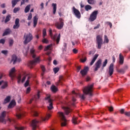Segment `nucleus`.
I'll return each instance as SVG.
<instances>
[{
  "label": "nucleus",
  "mask_w": 130,
  "mask_h": 130,
  "mask_svg": "<svg viewBox=\"0 0 130 130\" xmlns=\"http://www.w3.org/2000/svg\"><path fill=\"white\" fill-rule=\"evenodd\" d=\"M80 60L81 62H85V61L87 60V57H85L84 59H80Z\"/></svg>",
  "instance_id": "0e129e2a"
},
{
  "label": "nucleus",
  "mask_w": 130,
  "mask_h": 130,
  "mask_svg": "<svg viewBox=\"0 0 130 130\" xmlns=\"http://www.w3.org/2000/svg\"><path fill=\"white\" fill-rule=\"evenodd\" d=\"M98 56H99V55L98 54H95L93 57V58L91 60L90 63V66H93L95 61H96V59L98 58Z\"/></svg>",
  "instance_id": "4be33fe9"
},
{
  "label": "nucleus",
  "mask_w": 130,
  "mask_h": 130,
  "mask_svg": "<svg viewBox=\"0 0 130 130\" xmlns=\"http://www.w3.org/2000/svg\"><path fill=\"white\" fill-rule=\"evenodd\" d=\"M47 33H46V29L44 28L43 30V38H45V36H46Z\"/></svg>",
  "instance_id": "49530a36"
},
{
  "label": "nucleus",
  "mask_w": 130,
  "mask_h": 130,
  "mask_svg": "<svg viewBox=\"0 0 130 130\" xmlns=\"http://www.w3.org/2000/svg\"><path fill=\"white\" fill-rule=\"evenodd\" d=\"M17 61L20 62L21 61V58H17V56H16V55H12L11 62H13V64H15Z\"/></svg>",
  "instance_id": "4468645a"
},
{
  "label": "nucleus",
  "mask_w": 130,
  "mask_h": 130,
  "mask_svg": "<svg viewBox=\"0 0 130 130\" xmlns=\"http://www.w3.org/2000/svg\"><path fill=\"white\" fill-rule=\"evenodd\" d=\"M15 71H16V69L15 68H13L9 72V77H11L12 80H14V78L16 77V74H15Z\"/></svg>",
  "instance_id": "f3484780"
},
{
  "label": "nucleus",
  "mask_w": 130,
  "mask_h": 130,
  "mask_svg": "<svg viewBox=\"0 0 130 130\" xmlns=\"http://www.w3.org/2000/svg\"><path fill=\"white\" fill-rule=\"evenodd\" d=\"M11 101V96H8L4 100V102L3 104H6V103H9Z\"/></svg>",
  "instance_id": "c756f323"
},
{
  "label": "nucleus",
  "mask_w": 130,
  "mask_h": 130,
  "mask_svg": "<svg viewBox=\"0 0 130 130\" xmlns=\"http://www.w3.org/2000/svg\"><path fill=\"white\" fill-rule=\"evenodd\" d=\"M114 64L113 63H111L109 67V71L108 74L110 77H111L112 75H113V73H114Z\"/></svg>",
  "instance_id": "f8f14e48"
},
{
  "label": "nucleus",
  "mask_w": 130,
  "mask_h": 130,
  "mask_svg": "<svg viewBox=\"0 0 130 130\" xmlns=\"http://www.w3.org/2000/svg\"><path fill=\"white\" fill-rule=\"evenodd\" d=\"M17 1L16 0H12L11 2V4H12V8H15V6H16V5H17Z\"/></svg>",
  "instance_id": "4c0bfd02"
},
{
  "label": "nucleus",
  "mask_w": 130,
  "mask_h": 130,
  "mask_svg": "<svg viewBox=\"0 0 130 130\" xmlns=\"http://www.w3.org/2000/svg\"><path fill=\"white\" fill-rule=\"evenodd\" d=\"M16 117H17V118H18V119H20V118H21L22 117V114L21 113L17 114Z\"/></svg>",
  "instance_id": "603ef678"
},
{
  "label": "nucleus",
  "mask_w": 130,
  "mask_h": 130,
  "mask_svg": "<svg viewBox=\"0 0 130 130\" xmlns=\"http://www.w3.org/2000/svg\"><path fill=\"white\" fill-rule=\"evenodd\" d=\"M108 108L109 109V111H113V107H108Z\"/></svg>",
  "instance_id": "69168bd1"
},
{
  "label": "nucleus",
  "mask_w": 130,
  "mask_h": 130,
  "mask_svg": "<svg viewBox=\"0 0 130 130\" xmlns=\"http://www.w3.org/2000/svg\"><path fill=\"white\" fill-rule=\"evenodd\" d=\"M89 71V67H85L84 69L80 71V74H81L82 76L84 77V76H86L87 75V73Z\"/></svg>",
  "instance_id": "a211bd4d"
},
{
  "label": "nucleus",
  "mask_w": 130,
  "mask_h": 130,
  "mask_svg": "<svg viewBox=\"0 0 130 130\" xmlns=\"http://www.w3.org/2000/svg\"><path fill=\"white\" fill-rule=\"evenodd\" d=\"M40 62V60L39 59V57H37L34 60L30 61L28 63V67H29L30 69H32L34 66H36L37 63Z\"/></svg>",
  "instance_id": "6e6552de"
},
{
  "label": "nucleus",
  "mask_w": 130,
  "mask_h": 130,
  "mask_svg": "<svg viewBox=\"0 0 130 130\" xmlns=\"http://www.w3.org/2000/svg\"><path fill=\"white\" fill-rule=\"evenodd\" d=\"M31 19H32V13H29L28 16V18L27 20L28 21H30V20H31Z\"/></svg>",
  "instance_id": "bf43d9fd"
},
{
  "label": "nucleus",
  "mask_w": 130,
  "mask_h": 130,
  "mask_svg": "<svg viewBox=\"0 0 130 130\" xmlns=\"http://www.w3.org/2000/svg\"><path fill=\"white\" fill-rule=\"evenodd\" d=\"M108 61L107 59H106L105 61L103 62V66L102 67V70H104V68H105V67H106V64H107Z\"/></svg>",
  "instance_id": "58836bf2"
},
{
  "label": "nucleus",
  "mask_w": 130,
  "mask_h": 130,
  "mask_svg": "<svg viewBox=\"0 0 130 130\" xmlns=\"http://www.w3.org/2000/svg\"><path fill=\"white\" fill-rule=\"evenodd\" d=\"M42 42H43V43L47 44V43H48V40L44 38V39H43V40H42Z\"/></svg>",
  "instance_id": "4d7b16f0"
},
{
  "label": "nucleus",
  "mask_w": 130,
  "mask_h": 130,
  "mask_svg": "<svg viewBox=\"0 0 130 130\" xmlns=\"http://www.w3.org/2000/svg\"><path fill=\"white\" fill-rule=\"evenodd\" d=\"M124 115H126V116H130V111L129 112H125Z\"/></svg>",
  "instance_id": "e2e57ef3"
},
{
  "label": "nucleus",
  "mask_w": 130,
  "mask_h": 130,
  "mask_svg": "<svg viewBox=\"0 0 130 130\" xmlns=\"http://www.w3.org/2000/svg\"><path fill=\"white\" fill-rule=\"evenodd\" d=\"M7 115V112L6 111H3L0 115V122L6 124L7 121H6V115Z\"/></svg>",
  "instance_id": "9b49d317"
},
{
  "label": "nucleus",
  "mask_w": 130,
  "mask_h": 130,
  "mask_svg": "<svg viewBox=\"0 0 130 130\" xmlns=\"http://www.w3.org/2000/svg\"><path fill=\"white\" fill-rule=\"evenodd\" d=\"M98 15V11H94L90 15L89 20L90 22H94L97 19V15Z\"/></svg>",
  "instance_id": "1a4fd4ad"
},
{
  "label": "nucleus",
  "mask_w": 130,
  "mask_h": 130,
  "mask_svg": "<svg viewBox=\"0 0 130 130\" xmlns=\"http://www.w3.org/2000/svg\"><path fill=\"white\" fill-rule=\"evenodd\" d=\"M15 129L17 130H24V127L21 126L20 125H17L15 126Z\"/></svg>",
  "instance_id": "f704fd0d"
},
{
  "label": "nucleus",
  "mask_w": 130,
  "mask_h": 130,
  "mask_svg": "<svg viewBox=\"0 0 130 130\" xmlns=\"http://www.w3.org/2000/svg\"><path fill=\"white\" fill-rule=\"evenodd\" d=\"M52 6L53 7V14L55 15V13H56V4L53 3Z\"/></svg>",
  "instance_id": "7c9ffc66"
},
{
  "label": "nucleus",
  "mask_w": 130,
  "mask_h": 130,
  "mask_svg": "<svg viewBox=\"0 0 130 130\" xmlns=\"http://www.w3.org/2000/svg\"><path fill=\"white\" fill-rule=\"evenodd\" d=\"M100 27V24H98L97 26L94 27V29L96 30V29H99Z\"/></svg>",
  "instance_id": "774afa93"
},
{
  "label": "nucleus",
  "mask_w": 130,
  "mask_h": 130,
  "mask_svg": "<svg viewBox=\"0 0 130 130\" xmlns=\"http://www.w3.org/2000/svg\"><path fill=\"white\" fill-rule=\"evenodd\" d=\"M72 101L74 102L72 104V105H73V106H75V103L76 102V99H75V98L73 96L72 98Z\"/></svg>",
  "instance_id": "680f3d73"
},
{
  "label": "nucleus",
  "mask_w": 130,
  "mask_h": 130,
  "mask_svg": "<svg viewBox=\"0 0 130 130\" xmlns=\"http://www.w3.org/2000/svg\"><path fill=\"white\" fill-rule=\"evenodd\" d=\"M39 123V121H38L36 119L33 120L31 123V126L32 127L33 130L36 129V127H37L38 124Z\"/></svg>",
  "instance_id": "dca6fc26"
},
{
  "label": "nucleus",
  "mask_w": 130,
  "mask_h": 130,
  "mask_svg": "<svg viewBox=\"0 0 130 130\" xmlns=\"http://www.w3.org/2000/svg\"><path fill=\"white\" fill-rule=\"evenodd\" d=\"M49 35L51 37V38L54 40V41H56V44H58L59 43V41H60V34H59L57 36V34H55L54 36L52 35V29L51 28L49 29ZM57 37V39H56Z\"/></svg>",
  "instance_id": "39448f33"
},
{
  "label": "nucleus",
  "mask_w": 130,
  "mask_h": 130,
  "mask_svg": "<svg viewBox=\"0 0 130 130\" xmlns=\"http://www.w3.org/2000/svg\"><path fill=\"white\" fill-rule=\"evenodd\" d=\"M106 24H107V25H109L110 26V28H112V23L109 21H107L106 22Z\"/></svg>",
  "instance_id": "5fc2aeb1"
},
{
  "label": "nucleus",
  "mask_w": 130,
  "mask_h": 130,
  "mask_svg": "<svg viewBox=\"0 0 130 130\" xmlns=\"http://www.w3.org/2000/svg\"><path fill=\"white\" fill-rule=\"evenodd\" d=\"M12 32V31L11 30V29L10 28H7L6 29H5L4 32L3 33L2 36L4 37V36H6V35H9V34H10V33Z\"/></svg>",
  "instance_id": "393cba45"
},
{
  "label": "nucleus",
  "mask_w": 130,
  "mask_h": 130,
  "mask_svg": "<svg viewBox=\"0 0 130 130\" xmlns=\"http://www.w3.org/2000/svg\"><path fill=\"white\" fill-rule=\"evenodd\" d=\"M8 87V82L7 81H4L3 82V84L1 87L2 89H6V88H7Z\"/></svg>",
  "instance_id": "2f4dec72"
},
{
  "label": "nucleus",
  "mask_w": 130,
  "mask_h": 130,
  "mask_svg": "<svg viewBox=\"0 0 130 130\" xmlns=\"http://www.w3.org/2000/svg\"><path fill=\"white\" fill-rule=\"evenodd\" d=\"M30 5H28L25 7L24 10L25 13H27L29 12V11H30Z\"/></svg>",
  "instance_id": "e433bc0d"
},
{
  "label": "nucleus",
  "mask_w": 130,
  "mask_h": 130,
  "mask_svg": "<svg viewBox=\"0 0 130 130\" xmlns=\"http://www.w3.org/2000/svg\"><path fill=\"white\" fill-rule=\"evenodd\" d=\"M23 53L25 56H27V54H28V49H24L23 50Z\"/></svg>",
  "instance_id": "a18cd8bd"
},
{
  "label": "nucleus",
  "mask_w": 130,
  "mask_h": 130,
  "mask_svg": "<svg viewBox=\"0 0 130 130\" xmlns=\"http://www.w3.org/2000/svg\"><path fill=\"white\" fill-rule=\"evenodd\" d=\"M16 106V101L15 100H13L11 101V102L10 103L9 105H8V108H13V107H15Z\"/></svg>",
  "instance_id": "412c9836"
},
{
  "label": "nucleus",
  "mask_w": 130,
  "mask_h": 130,
  "mask_svg": "<svg viewBox=\"0 0 130 130\" xmlns=\"http://www.w3.org/2000/svg\"><path fill=\"white\" fill-rule=\"evenodd\" d=\"M45 100H48V103H49V106H47L48 111L45 117H42V121H45V120H48L51 115L50 113H51L52 111V109H53V106L52 102L51 99H50V95H48L46 98H45Z\"/></svg>",
  "instance_id": "f257e3e1"
},
{
  "label": "nucleus",
  "mask_w": 130,
  "mask_h": 130,
  "mask_svg": "<svg viewBox=\"0 0 130 130\" xmlns=\"http://www.w3.org/2000/svg\"><path fill=\"white\" fill-rule=\"evenodd\" d=\"M9 46L11 47L12 46H13V44H14V40L13 39H10L9 40Z\"/></svg>",
  "instance_id": "a19ab883"
},
{
  "label": "nucleus",
  "mask_w": 130,
  "mask_h": 130,
  "mask_svg": "<svg viewBox=\"0 0 130 130\" xmlns=\"http://www.w3.org/2000/svg\"><path fill=\"white\" fill-rule=\"evenodd\" d=\"M64 23L63 22V19L61 18H59V21L56 22L55 23V26L58 30H61L63 28Z\"/></svg>",
  "instance_id": "423d86ee"
},
{
  "label": "nucleus",
  "mask_w": 130,
  "mask_h": 130,
  "mask_svg": "<svg viewBox=\"0 0 130 130\" xmlns=\"http://www.w3.org/2000/svg\"><path fill=\"white\" fill-rule=\"evenodd\" d=\"M23 44H24V45H27L28 43L31 42V41L33 40V35L30 32L26 35L25 34L23 36Z\"/></svg>",
  "instance_id": "20e7f679"
},
{
  "label": "nucleus",
  "mask_w": 130,
  "mask_h": 130,
  "mask_svg": "<svg viewBox=\"0 0 130 130\" xmlns=\"http://www.w3.org/2000/svg\"><path fill=\"white\" fill-rule=\"evenodd\" d=\"M72 11L75 16L77 18V19H81V12L79 11V10L77 9L76 7H73L72 8Z\"/></svg>",
  "instance_id": "9d476101"
},
{
  "label": "nucleus",
  "mask_w": 130,
  "mask_h": 130,
  "mask_svg": "<svg viewBox=\"0 0 130 130\" xmlns=\"http://www.w3.org/2000/svg\"><path fill=\"white\" fill-rule=\"evenodd\" d=\"M20 10H21L20 7L15 8L13 10V13H14V14H16L17 12H19Z\"/></svg>",
  "instance_id": "37998d69"
},
{
  "label": "nucleus",
  "mask_w": 130,
  "mask_h": 130,
  "mask_svg": "<svg viewBox=\"0 0 130 130\" xmlns=\"http://www.w3.org/2000/svg\"><path fill=\"white\" fill-rule=\"evenodd\" d=\"M6 43V40L4 39H1L0 40V44H5V43Z\"/></svg>",
  "instance_id": "3c124183"
},
{
  "label": "nucleus",
  "mask_w": 130,
  "mask_h": 130,
  "mask_svg": "<svg viewBox=\"0 0 130 130\" xmlns=\"http://www.w3.org/2000/svg\"><path fill=\"white\" fill-rule=\"evenodd\" d=\"M51 89L52 92H56L57 91V88L54 85L52 86Z\"/></svg>",
  "instance_id": "79ce46f5"
},
{
  "label": "nucleus",
  "mask_w": 130,
  "mask_h": 130,
  "mask_svg": "<svg viewBox=\"0 0 130 130\" xmlns=\"http://www.w3.org/2000/svg\"><path fill=\"white\" fill-rule=\"evenodd\" d=\"M1 52L3 54H5V55H7V54H8V50H2Z\"/></svg>",
  "instance_id": "13d9d810"
},
{
  "label": "nucleus",
  "mask_w": 130,
  "mask_h": 130,
  "mask_svg": "<svg viewBox=\"0 0 130 130\" xmlns=\"http://www.w3.org/2000/svg\"><path fill=\"white\" fill-rule=\"evenodd\" d=\"M125 70H127V66H125L124 69H121L119 70H117L118 73H120V74H124L125 73Z\"/></svg>",
  "instance_id": "c85d7f7f"
},
{
  "label": "nucleus",
  "mask_w": 130,
  "mask_h": 130,
  "mask_svg": "<svg viewBox=\"0 0 130 130\" xmlns=\"http://www.w3.org/2000/svg\"><path fill=\"white\" fill-rule=\"evenodd\" d=\"M78 119V118L76 117H73L72 118V122L74 123V124H78V121L77 120Z\"/></svg>",
  "instance_id": "72a5a7b5"
},
{
  "label": "nucleus",
  "mask_w": 130,
  "mask_h": 130,
  "mask_svg": "<svg viewBox=\"0 0 130 130\" xmlns=\"http://www.w3.org/2000/svg\"><path fill=\"white\" fill-rule=\"evenodd\" d=\"M38 22V18H37V16H34V27L35 28L37 25V23Z\"/></svg>",
  "instance_id": "cd10ccee"
},
{
  "label": "nucleus",
  "mask_w": 130,
  "mask_h": 130,
  "mask_svg": "<svg viewBox=\"0 0 130 130\" xmlns=\"http://www.w3.org/2000/svg\"><path fill=\"white\" fill-rule=\"evenodd\" d=\"M73 53H75L76 54L78 52V50L76 49V48H74L73 49Z\"/></svg>",
  "instance_id": "338daca9"
},
{
  "label": "nucleus",
  "mask_w": 130,
  "mask_h": 130,
  "mask_svg": "<svg viewBox=\"0 0 130 130\" xmlns=\"http://www.w3.org/2000/svg\"><path fill=\"white\" fill-rule=\"evenodd\" d=\"M124 60V58L123 57V56L121 54V53H120L119 54V63L120 64H123V61Z\"/></svg>",
  "instance_id": "b1692460"
},
{
  "label": "nucleus",
  "mask_w": 130,
  "mask_h": 130,
  "mask_svg": "<svg viewBox=\"0 0 130 130\" xmlns=\"http://www.w3.org/2000/svg\"><path fill=\"white\" fill-rule=\"evenodd\" d=\"M93 88H94V84L84 87L83 89L84 94L85 95H89V96H93Z\"/></svg>",
  "instance_id": "f03ea898"
},
{
  "label": "nucleus",
  "mask_w": 130,
  "mask_h": 130,
  "mask_svg": "<svg viewBox=\"0 0 130 130\" xmlns=\"http://www.w3.org/2000/svg\"><path fill=\"white\" fill-rule=\"evenodd\" d=\"M32 114L34 116H38V113L35 111H32Z\"/></svg>",
  "instance_id": "864d4df0"
},
{
  "label": "nucleus",
  "mask_w": 130,
  "mask_h": 130,
  "mask_svg": "<svg viewBox=\"0 0 130 130\" xmlns=\"http://www.w3.org/2000/svg\"><path fill=\"white\" fill-rule=\"evenodd\" d=\"M40 98V91H38V94L34 96V98L30 100L29 104H31L32 103V102L33 100H38V99H39Z\"/></svg>",
  "instance_id": "aec40b11"
},
{
  "label": "nucleus",
  "mask_w": 130,
  "mask_h": 130,
  "mask_svg": "<svg viewBox=\"0 0 130 130\" xmlns=\"http://www.w3.org/2000/svg\"><path fill=\"white\" fill-rule=\"evenodd\" d=\"M87 3H88L89 5H94L95 1L94 0H87Z\"/></svg>",
  "instance_id": "de8ad7c7"
},
{
  "label": "nucleus",
  "mask_w": 130,
  "mask_h": 130,
  "mask_svg": "<svg viewBox=\"0 0 130 130\" xmlns=\"http://www.w3.org/2000/svg\"><path fill=\"white\" fill-rule=\"evenodd\" d=\"M22 77L21 76V75H19L17 77V79H18V84H19V83H20L21 82V79Z\"/></svg>",
  "instance_id": "8fccbe9b"
},
{
  "label": "nucleus",
  "mask_w": 130,
  "mask_h": 130,
  "mask_svg": "<svg viewBox=\"0 0 130 130\" xmlns=\"http://www.w3.org/2000/svg\"><path fill=\"white\" fill-rule=\"evenodd\" d=\"M41 68L42 69V71L43 73H44V72H45V67H44V66L42 65L41 66Z\"/></svg>",
  "instance_id": "052dcab7"
},
{
  "label": "nucleus",
  "mask_w": 130,
  "mask_h": 130,
  "mask_svg": "<svg viewBox=\"0 0 130 130\" xmlns=\"http://www.w3.org/2000/svg\"><path fill=\"white\" fill-rule=\"evenodd\" d=\"M72 94H73L76 97L78 96H79V97L82 99V100H85V99L86 98L85 97V94H81L80 93H77L75 92L74 90L72 91Z\"/></svg>",
  "instance_id": "6ab92c4d"
},
{
  "label": "nucleus",
  "mask_w": 130,
  "mask_h": 130,
  "mask_svg": "<svg viewBox=\"0 0 130 130\" xmlns=\"http://www.w3.org/2000/svg\"><path fill=\"white\" fill-rule=\"evenodd\" d=\"M11 19H12V16L11 15V14H9L6 17V19L4 21L5 23H8V22H10V21H11Z\"/></svg>",
  "instance_id": "bb28decb"
},
{
  "label": "nucleus",
  "mask_w": 130,
  "mask_h": 130,
  "mask_svg": "<svg viewBox=\"0 0 130 130\" xmlns=\"http://www.w3.org/2000/svg\"><path fill=\"white\" fill-rule=\"evenodd\" d=\"M62 81H64V79L63 78V76H60L59 77V82L58 83L60 84V85H62L61 82Z\"/></svg>",
  "instance_id": "c9c22d12"
},
{
  "label": "nucleus",
  "mask_w": 130,
  "mask_h": 130,
  "mask_svg": "<svg viewBox=\"0 0 130 130\" xmlns=\"http://www.w3.org/2000/svg\"><path fill=\"white\" fill-rule=\"evenodd\" d=\"M104 38V42H106V43H108L109 42V40L108 39V37H107V36L105 35Z\"/></svg>",
  "instance_id": "c03bdc74"
},
{
  "label": "nucleus",
  "mask_w": 130,
  "mask_h": 130,
  "mask_svg": "<svg viewBox=\"0 0 130 130\" xmlns=\"http://www.w3.org/2000/svg\"><path fill=\"white\" fill-rule=\"evenodd\" d=\"M62 109L64 110V112L67 115H68V114H69V113L71 112V109H70V108L69 107H62Z\"/></svg>",
  "instance_id": "5701e85b"
},
{
  "label": "nucleus",
  "mask_w": 130,
  "mask_h": 130,
  "mask_svg": "<svg viewBox=\"0 0 130 130\" xmlns=\"http://www.w3.org/2000/svg\"><path fill=\"white\" fill-rule=\"evenodd\" d=\"M58 116L61 123V126H66L67 125V119L64 114L61 112H58Z\"/></svg>",
  "instance_id": "7ed1b4c3"
},
{
  "label": "nucleus",
  "mask_w": 130,
  "mask_h": 130,
  "mask_svg": "<svg viewBox=\"0 0 130 130\" xmlns=\"http://www.w3.org/2000/svg\"><path fill=\"white\" fill-rule=\"evenodd\" d=\"M53 71L55 74H57V73H58V71H59V68H54L53 69Z\"/></svg>",
  "instance_id": "09e8293b"
},
{
  "label": "nucleus",
  "mask_w": 130,
  "mask_h": 130,
  "mask_svg": "<svg viewBox=\"0 0 130 130\" xmlns=\"http://www.w3.org/2000/svg\"><path fill=\"white\" fill-rule=\"evenodd\" d=\"M96 40L97 42L98 49H101V47L103 44V39H102V37L100 35H98L96 37Z\"/></svg>",
  "instance_id": "0eeeda50"
},
{
  "label": "nucleus",
  "mask_w": 130,
  "mask_h": 130,
  "mask_svg": "<svg viewBox=\"0 0 130 130\" xmlns=\"http://www.w3.org/2000/svg\"><path fill=\"white\" fill-rule=\"evenodd\" d=\"M20 27V19L16 18L15 20V24L13 25V29H19Z\"/></svg>",
  "instance_id": "2eb2a0df"
},
{
  "label": "nucleus",
  "mask_w": 130,
  "mask_h": 130,
  "mask_svg": "<svg viewBox=\"0 0 130 130\" xmlns=\"http://www.w3.org/2000/svg\"><path fill=\"white\" fill-rule=\"evenodd\" d=\"M85 11H89V10H92V7H91V6L88 5H86L85 7Z\"/></svg>",
  "instance_id": "ea45409f"
},
{
  "label": "nucleus",
  "mask_w": 130,
  "mask_h": 130,
  "mask_svg": "<svg viewBox=\"0 0 130 130\" xmlns=\"http://www.w3.org/2000/svg\"><path fill=\"white\" fill-rule=\"evenodd\" d=\"M51 46H52V45H48L47 47H46V48H45V50H48L51 47Z\"/></svg>",
  "instance_id": "6e6d98bb"
},
{
  "label": "nucleus",
  "mask_w": 130,
  "mask_h": 130,
  "mask_svg": "<svg viewBox=\"0 0 130 130\" xmlns=\"http://www.w3.org/2000/svg\"><path fill=\"white\" fill-rule=\"evenodd\" d=\"M102 63V60L100 59L99 60L96 61L95 63V68L94 69V72H97L99 69H100V67H101V64Z\"/></svg>",
  "instance_id": "ddd939ff"
},
{
  "label": "nucleus",
  "mask_w": 130,
  "mask_h": 130,
  "mask_svg": "<svg viewBox=\"0 0 130 130\" xmlns=\"http://www.w3.org/2000/svg\"><path fill=\"white\" fill-rule=\"evenodd\" d=\"M30 53L31 55H32V58H35L36 57V55H35V49H34V48L30 49Z\"/></svg>",
  "instance_id": "a878e982"
},
{
  "label": "nucleus",
  "mask_w": 130,
  "mask_h": 130,
  "mask_svg": "<svg viewBox=\"0 0 130 130\" xmlns=\"http://www.w3.org/2000/svg\"><path fill=\"white\" fill-rule=\"evenodd\" d=\"M30 79H31V77L28 76L27 79L24 84V87H28L29 86V80H30Z\"/></svg>",
  "instance_id": "473e14b6"
}]
</instances>
